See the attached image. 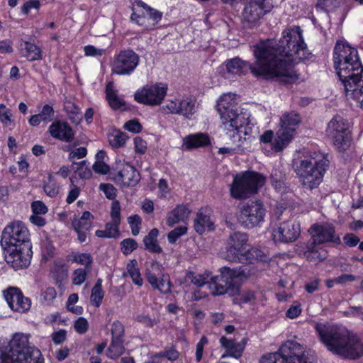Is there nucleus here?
<instances>
[{"instance_id":"052dcab7","label":"nucleus","mask_w":363,"mask_h":363,"mask_svg":"<svg viewBox=\"0 0 363 363\" xmlns=\"http://www.w3.org/2000/svg\"><path fill=\"white\" fill-rule=\"evenodd\" d=\"M208 341L206 336H203L196 345V359L199 362L203 357L204 347L208 344Z\"/></svg>"},{"instance_id":"0eeeda50","label":"nucleus","mask_w":363,"mask_h":363,"mask_svg":"<svg viewBox=\"0 0 363 363\" xmlns=\"http://www.w3.org/2000/svg\"><path fill=\"white\" fill-rule=\"evenodd\" d=\"M29 335L16 333L8 347H0V363H41L40 351L29 345Z\"/></svg>"},{"instance_id":"7ed1b4c3","label":"nucleus","mask_w":363,"mask_h":363,"mask_svg":"<svg viewBox=\"0 0 363 363\" xmlns=\"http://www.w3.org/2000/svg\"><path fill=\"white\" fill-rule=\"evenodd\" d=\"M222 126L226 135L237 147H241L252 138L254 123L250 114L241 111L236 95L229 93L220 97L217 104Z\"/></svg>"},{"instance_id":"603ef678","label":"nucleus","mask_w":363,"mask_h":363,"mask_svg":"<svg viewBox=\"0 0 363 363\" xmlns=\"http://www.w3.org/2000/svg\"><path fill=\"white\" fill-rule=\"evenodd\" d=\"M134 150L136 154L144 155L147 150V142L140 137H135L133 140Z\"/></svg>"},{"instance_id":"2eb2a0df","label":"nucleus","mask_w":363,"mask_h":363,"mask_svg":"<svg viewBox=\"0 0 363 363\" xmlns=\"http://www.w3.org/2000/svg\"><path fill=\"white\" fill-rule=\"evenodd\" d=\"M168 90L164 82H155L147 84L138 89L135 94V100L147 106H159L164 101Z\"/></svg>"},{"instance_id":"e2e57ef3","label":"nucleus","mask_w":363,"mask_h":363,"mask_svg":"<svg viewBox=\"0 0 363 363\" xmlns=\"http://www.w3.org/2000/svg\"><path fill=\"white\" fill-rule=\"evenodd\" d=\"M302 308L300 303H295L286 311V315L290 319L297 318L301 313Z\"/></svg>"},{"instance_id":"5701e85b","label":"nucleus","mask_w":363,"mask_h":363,"mask_svg":"<svg viewBox=\"0 0 363 363\" xmlns=\"http://www.w3.org/2000/svg\"><path fill=\"white\" fill-rule=\"evenodd\" d=\"M264 1L265 0H247L242 12L243 19L250 23L259 21L269 11V7L266 6Z\"/></svg>"},{"instance_id":"58836bf2","label":"nucleus","mask_w":363,"mask_h":363,"mask_svg":"<svg viewBox=\"0 0 363 363\" xmlns=\"http://www.w3.org/2000/svg\"><path fill=\"white\" fill-rule=\"evenodd\" d=\"M126 269L127 272L131 277L133 282L135 285L141 286L143 284V280L141 277L138 262L135 259L130 260L127 264Z\"/></svg>"},{"instance_id":"e433bc0d","label":"nucleus","mask_w":363,"mask_h":363,"mask_svg":"<svg viewBox=\"0 0 363 363\" xmlns=\"http://www.w3.org/2000/svg\"><path fill=\"white\" fill-rule=\"evenodd\" d=\"M128 139V136L127 134L118 130H113L108 135L109 144L113 148H120L123 147Z\"/></svg>"},{"instance_id":"423d86ee","label":"nucleus","mask_w":363,"mask_h":363,"mask_svg":"<svg viewBox=\"0 0 363 363\" xmlns=\"http://www.w3.org/2000/svg\"><path fill=\"white\" fill-rule=\"evenodd\" d=\"M251 274L249 267L243 266L238 269L223 267L220 270L219 277H211L210 272H205L199 274L191 273L189 278L191 282L198 287L208 284L212 295L219 296L226 292L227 288L232 284L235 278H247Z\"/></svg>"},{"instance_id":"3c124183","label":"nucleus","mask_w":363,"mask_h":363,"mask_svg":"<svg viewBox=\"0 0 363 363\" xmlns=\"http://www.w3.org/2000/svg\"><path fill=\"white\" fill-rule=\"evenodd\" d=\"M123 128L133 133H139L142 131L143 126L137 119H132L124 123Z\"/></svg>"},{"instance_id":"49530a36","label":"nucleus","mask_w":363,"mask_h":363,"mask_svg":"<svg viewBox=\"0 0 363 363\" xmlns=\"http://www.w3.org/2000/svg\"><path fill=\"white\" fill-rule=\"evenodd\" d=\"M87 277V271L84 269L79 268L75 269L72 276V283L74 285H81L82 284Z\"/></svg>"},{"instance_id":"79ce46f5","label":"nucleus","mask_w":363,"mask_h":363,"mask_svg":"<svg viewBox=\"0 0 363 363\" xmlns=\"http://www.w3.org/2000/svg\"><path fill=\"white\" fill-rule=\"evenodd\" d=\"M0 123L4 127H9L14 123L11 109L4 104H0Z\"/></svg>"},{"instance_id":"13d9d810","label":"nucleus","mask_w":363,"mask_h":363,"mask_svg":"<svg viewBox=\"0 0 363 363\" xmlns=\"http://www.w3.org/2000/svg\"><path fill=\"white\" fill-rule=\"evenodd\" d=\"M32 213L35 214L45 215L48 213V208L41 201H35L30 205Z\"/></svg>"},{"instance_id":"de8ad7c7","label":"nucleus","mask_w":363,"mask_h":363,"mask_svg":"<svg viewBox=\"0 0 363 363\" xmlns=\"http://www.w3.org/2000/svg\"><path fill=\"white\" fill-rule=\"evenodd\" d=\"M88 320L84 317L78 318L73 324L74 330L79 334H84L89 330Z\"/></svg>"},{"instance_id":"a211bd4d","label":"nucleus","mask_w":363,"mask_h":363,"mask_svg":"<svg viewBox=\"0 0 363 363\" xmlns=\"http://www.w3.org/2000/svg\"><path fill=\"white\" fill-rule=\"evenodd\" d=\"M308 232L313 244L320 245L327 242H340V238L336 235L335 227L330 223L320 222L315 223L311 225Z\"/></svg>"},{"instance_id":"8fccbe9b","label":"nucleus","mask_w":363,"mask_h":363,"mask_svg":"<svg viewBox=\"0 0 363 363\" xmlns=\"http://www.w3.org/2000/svg\"><path fill=\"white\" fill-rule=\"evenodd\" d=\"M272 185L278 191H281L284 187L283 177L277 169H274L272 172Z\"/></svg>"},{"instance_id":"4468645a","label":"nucleus","mask_w":363,"mask_h":363,"mask_svg":"<svg viewBox=\"0 0 363 363\" xmlns=\"http://www.w3.org/2000/svg\"><path fill=\"white\" fill-rule=\"evenodd\" d=\"M266 209L259 200L250 201L240 206L238 222L245 228H251L264 221Z\"/></svg>"},{"instance_id":"f257e3e1","label":"nucleus","mask_w":363,"mask_h":363,"mask_svg":"<svg viewBox=\"0 0 363 363\" xmlns=\"http://www.w3.org/2000/svg\"><path fill=\"white\" fill-rule=\"evenodd\" d=\"M280 45L275 48L272 40L259 42L252 47L255 61L250 64L238 57L225 62L227 77L244 73L247 69L255 76L267 79L284 77H293L292 65L301 60H308L311 53L306 49L299 27L284 30L280 39Z\"/></svg>"},{"instance_id":"37998d69","label":"nucleus","mask_w":363,"mask_h":363,"mask_svg":"<svg viewBox=\"0 0 363 363\" xmlns=\"http://www.w3.org/2000/svg\"><path fill=\"white\" fill-rule=\"evenodd\" d=\"M164 113L179 114V100L168 99L161 107Z\"/></svg>"},{"instance_id":"9d476101","label":"nucleus","mask_w":363,"mask_h":363,"mask_svg":"<svg viewBox=\"0 0 363 363\" xmlns=\"http://www.w3.org/2000/svg\"><path fill=\"white\" fill-rule=\"evenodd\" d=\"M265 183V178L255 172H245L234 177L230 187V196L244 199L256 194Z\"/></svg>"},{"instance_id":"20e7f679","label":"nucleus","mask_w":363,"mask_h":363,"mask_svg":"<svg viewBox=\"0 0 363 363\" xmlns=\"http://www.w3.org/2000/svg\"><path fill=\"white\" fill-rule=\"evenodd\" d=\"M315 330L320 341L332 353L355 359L363 354V343L343 327L328 323H315Z\"/></svg>"},{"instance_id":"4c0bfd02","label":"nucleus","mask_w":363,"mask_h":363,"mask_svg":"<svg viewBox=\"0 0 363 363\" xmlns=\"http://www.w3.org/2000/svg\"><path fill=\"white\" fill-rule=\"evenodd\" d=\"M125 352L123 340L119 339H112L111 344L107 350V357L112 359H116Z\"/></svg>"},{"instance_id":"b1692460","label":"nucleus","mask_w":363,"mask_h":363,"mask_svg":"<svg viewBox=\"0 0 363 363\" xmlns=\"http://www.w3.org/2000/svg\"><path fill=\"white\" fill-rule=\"evenodd\" d=\"M93 216L89 211H84L80 217L75 216L72 221V225L77 234L79 242H83L86 239L87 233L91 228Z\"/></svg>"},{"instance_id":"c03bdc74","label":"nucleus","mask_w":363,"mask_h":363,"mask_svg":"<svg viewBox=\"0 0 363 363\" xmlns=\"http://www.w3.org/2000/svg\"><path fill=\"white\" fill-rule=\"evenodd\" d=\"M44 191L50 197H55L59 194V186L51 176L44 185Z\"/></svg>"},{"instance_id":"a878e982","label":"nucleus","mask_w":363,"mask_h":363,"mask_svg":"<svg viewBox=\"0 0 363 363\" xmlns=\"http://www.w3.org/2000/svg\"><path fill=\"white\" fill-rule=\"evenodd\" d=\"M191 208L189 204H179L169 211L166 218L167 225L172 227L179 223H185L189 218Z\"/></svg>"},{"instance_id":"338daca9","label":"nucleus","mask_w":363,"mask_h":363,"mask_svg":"<svg viewBox=\"0 0 363 363\" xmlns=\"http://www.w3.org/2000/svg\"><path fill=\"white\" fill-rule=\"evenodd\" d=\"M100 189L104 191L106 196L109 199H113L116 196V189L112 184H101Z\"/></svg>"},{"instance_id":"4d7b16f0","label":"nucleus","mask_w":363,"mask_h":363,"mask_svg":"<svg viewBox=\"0 0 363 363\" xmlns=\"http://www.w3.org/2000/svg\"><path fill=\"white\" fill-rule=\"evenodd\" d=\"M123 325L118 321L113 322L111 325L112 339L123 340Z\"/></svg>"},{"instance_id":"c756f323","label":"nucleus","mask_w":363,"mask_h":363,"mask_svg":"<svg viewBox=\"0 0 363 363\" xmlns=\"http://www.w3.org/2000/svg\"><path fill=\"white\" fill-rule=\"evenodd\" d=\"M106 96L111 108L116 110L125 108V102L123 98L118 94V91L114 88L113 82L107 84Z\"/></svg>"},{"instance_id":"6ab92c4d","label":"nucleus","mask_w":363,"mask_h":363,"mask_svg":"<svg viewBox=\"0 0 363 363\" xmlns=\"http://www.w3.org/2000/svg\"><path fill=\"white\" fill-rule=\"evenodd\" d=\"M112 175L115 182L122 186H135L140 180L139 173L135 168L125 161L116 162Z\"/></svg>"},{"instance_id":"dca6fc26","label":"nucleus","mask_w":363,"mask_h":363,"mask_svg":"<svg viewBox=\"0 0 363 363\" xmlns=\"http://www.w3.org/2000/svg\"><path fill=\"white\" fill-rule=\"evenodd\" d=\"M29 240V231L26 226L21 221H13L7 225L1 236V245L3 247L12 246L20 247Z\"/></svg>"},{"instance_id":"393cba45","label":"nucleus","mask_w":363,"mask_h":363,"mask_svg":"<svg viewBox=\"0 0 363 363\" xmlns=\"http://www.w3.org/2000/svg\"><path fill=\"white\" fill-rule=\"evenodd\" d=\"M211 144V137L208 133L203 132L189 134L182 139V147L186 150L206 147Z\"/></svg>"},{"instance_id":"7c9ffc66","label":"nucleus","mask_w":363,"mask_h":363,"mask_svg":"<svg viewBox=\"0 0 363 363\" xmlns=\"http://www.w3.org/2000/svg\"><path fill=\"white\" fill-rule=\"evenodd\" d=\"M317 244L311 242L306 246L304 257L310 262L318 264L327 257V252L322 248L316 247Z\"/></svg>"},{"instance_id":"f03ea898","label":"nucleus","mask_w":363,"mask_h":363,"mask_svg":"<svg viewBox=\"0 0 363 363\" xmlns=\"http://www.w3.org/2000/svg\"><path fill=\"white\" fill-rule=\"evenodd\" d=\"M334 68L347 97L363 106V67L357 50L347 43L337 41L333 52Z\"/></svg>"},{"instance_id":"0e129e2a","label":"nucleus","mask_w":363,"mask_h":363,"mask_svg":"<svg viewBox=\"0 0 363 363\" xmlns=\"http://www.w3.org/2000/svg\"><path fill=\"white\" fill-rule=\"evenodd\" d=\"M159 196L160 198H166L170 193V189L165 179H161L158 183Z\"/></svg>"},{"instance_id":"bf43d9fd","label":"nucleus","mask_w":363,"mask_h":363,"mask_svg":"<svg viewBox=\"0 0 363 363\" xmlns=\"http://www.w3.org/2000/svg\"><path fill=\"white\" fill-rule=\"evenodd\" d=\"M56 290L52 286L47 287L41 293L42 298L46 303H50L56 298Z\"/></svg>"},{"instance_id":"473e14b6","label":"nucleus","mask_w":363,"mask_h":363,"mask_svg":"<svg viewBox=\"0 0 363 363\" xmlns=\"http://www.w3.org/2000/svg\"><path fill=\"white\" fill-rule=\"evenodd\" d=\"M54 110L50 105H45L40 113L32 116L28 123L31 126H38L41 122H50L53 119Z\"/></svg>"},{"instance_id":"412c9836","label":"nucleus","mask_w":363,"mask_h":363,"mask_svg":"<svg viewBox=\"0 0 363 363\" xmlns=\"http://www.w3.org/2000/svg\"><path fill=\"white\" fill-rule=\"evenodd\" d=\"M4 296L9 308L14 312L26 313L31 307L30 299L24 296L18 288H9L4 291Z\"/></svg>"},{"instance_id":"09e8293b","label":"nucleus","mask_w":363,"mask_h":363,"mask_svg":"<svg viewBox=\"0 0 363 363\" xmlns=\"http://www.w3.org/2000/svg\"><path fill=\"white\" fill-rule=\"evenodd\" d=\"M128 224L130 226L132 234L138 235L142 222L141 218L138 215L130 216L128 218Z\"/></svg>"},{"instance_id":"5fc2aeb1","label":"nucleus","mask_w":363,"mask_h":363,"mask_svg":"<svg viewBox=\"0 0 363 363\" xmlns=\"http://www.w3.org/2000/svg\"><path fill=\"white\" fill-rule=\"evenodd\" d=\"M40 7V2L39 0H29L25 2L21 6L22 13L28 15L32 9L38 11Z\"/></svg>"},{"instance_id":"6e6d98bb","label":"nucleus","mask_w":363,"mask_h":363,"mask_svg":"<svg viewBox=\"0 0 363 363\" xmlns=\"http://www.w3.org/2000/svg\"><path fill=\"white\" fill-rule=\"evenodd\" d=\"M136 247L137 242L133 239H125L121 242L122 252L125 255L130 254Z\"/></svg>"},{"instance_id":"ddd939ff","label":"nucleus","mask_w":363,"mask_h":363,"mask_svg":"<svg viewBox=\"0 0 363 363\" xmlns=\"http://www.w3.org/2000/svg\"><path fill=\"white\" fill-rule=\"evenodd\" d=\"M247 236L245 233L235 232L227 240L225 251L222 257L230 262H245L248 254H252L247 248Z\"/></svg>"},{"instance_id":"680f3d73","label":"nucleus","mask_w":363,"mask_h":363,"mask_svg":"<svg viewBox=\"0 0 363 363\" xmlns=\"http://www.w3.org/2000/svg\"><path fill=\"white\" fill-rule=\"evenodd\" d=\"M111 216L113 221L116 223L121 222V206L118 201L112 203Z\"/></svg>"},{"instance_id":"f3484780","label":"nucleus","mask_w":363,"mask_h":363,"mask_svg":"<svg viewBox=\"0 0 363 363\" xmlns=\"http://www.w3.org/2000/svg\"><path fill=\"white\" fill-rule=\"evenodd\" d=\"M139 64V56L132 50H121L114 55L111 72L117 75H130Z\"/></svg>"},{"instance_id":"c9c22d12","label":"nucleus","mask_w":363,"mask_h":363,"mask_svg":"<svg viewBox=\"0 0 363 363\" xmlns=\"http://www.w3.org/2000/svg\"><path fill=\"white\" fill-rule=\"evenodd\" d=\"M159 231L156 228L152 229L148 235L144 238L143 242L145 249L155 253L162 252V248L158 244L157 236Z\"/></svg>"},{"instance_id":"774afa93","label":"nucleus","mask_w":363,"mask_h":363,"mask_svg":"<svg viewBox=\"0 0 363 363\" xmlns=\"http://www.w3.org/2000/svg\"><path fill=\"white\" fill-rule=\"evenodd\" d=\"M94 170L99 174H106L109 172V167L104 161H96L93 165Z\"/></svg>"},{"instance_id":"4be33fe9","label":"nucleus","mask_w":363,"mask_h":363,"mask_svg":"<svg viewBox=\"0 0 363 363\" xmlns=\"http://www.w3.org/2000/svg\"><path fill=\"white\" fill-rule=\"evenodd\" d=\"M152 269L146 272V277L151 286L160 291L161 293L167 294L171 290L170 279L167 274H159L157 275L153 272L154 270L160 272L162 265L158 262L152 264Z\"/></svg>"},{"instance_id":"39448f33","label":"nucleus","mask_w":363,"mask_h":363,"mask_svg":"<svg viewBox=\"0 0 363 363\" xmlns=\"http://www.w3.org/2000/svg\"><path fill=\"white\" fill-rule=\"evenodd\" d=\"M301 122L300 116L295 111L284 113L279 119V128L274 136L272 130H267L259 136L262 144L269 145L270 150H266L267 154L272 152H281L292 141L297 127Z\"/></svg>"},{"instance_id":"a19ab883","label":"nucleus","mask_w":363,"mask_h":363,"mask_svg":"<svg viewBox=\"0 0 363 363\" xmlns=\"http://www.w3.org/2000/svg\"><path fill=\"white\" fill-rule=\"evenodd\" d=\"M104 296V292L102 289V280L99 279L91 289L90 301L93 305L98 307L101 305Z\"/></svg>"},{"instance_id":"9b49d317","label":"nucleus","mask_w":363,"mask_h":363,"mask_svg":"<svg viewBox=\"0 0 363 363\" xmlns=\"http://www.w3.org/2000/svg\"><path fill=\"white\" fill-rule=\"evenodd\" d=\"M130 20L146 30L153 29L162 20V13L153 9L142 0H131Z\"/></svg>"},{"instance_id":"6e6552de","label":"nucleus","mask_w":363,"mask_h":363,"mask_svg":"<svg viewBox=\"0 0 363 363\" xmlns=\"http://www.w3.org/2000/svg\"><path fill=\"white\" fill-rule=\"evenodd\" d=\"M328 167L327 160L314 152L294 162V171L301 184L306 189L317 188L323 181Z\"/></svg>"},{"instance_id":"ea45409f","label":"nucleus","mask_w":363,"mask_h":363,"mask_svg":"<svg viewBox=\"0 0 363 363\" xmlns=\"http://www.w3.org/2000/svg\"><path fill=\"white\" fill-rule=\"evenodd\" d=\"M68 259L72 262L83 265L85 268L89 267L93 262L92 257L89 253H82L79 252L70 254L68 256Z\"/></svg>"},{"instance_id":"aec40b11","label":"nucleus","mask_w":363,"mask_h":363,"mask_svg":"<svg viewBox=\"0 0 363 363\" xmlns=\"http://www.w3.org/2000/svg\"><path fill=\"white\" fill-rule=\"evenodd\" d=\"M300 225L294 220H288L274 228L272 236L274 242H289L296 240L300 235Z\"/></svg>"},{"instance_id":"a18cd8bd","label":"nucleus","mask_w":363,"mask_h":363,"mask_svg":"<svg viewBox=\"0 0 363 363\" xmlns=\"http://www.w3.org/2000/svg\"><path fill=\"white\" fill-rule=\"evenodd\" d=\"M187 233V228L186 226H179L171 230L167 235L168 242L174 244L182 235Z\"/></svg>"},{"instance_id":"2f4dec72","label":"nucleus","mask_w":363,"mask_h":363,"mask_svg":"<svg viewBox=\"0 0 363 363\" xmlns=\"http://www.w3.org/2000/svg\"><path fill=\"white\" fill-rule=\"evenodd\" d=\"M194 229L199 234L203 233L206 230H211L213 229V221L208 214L200 211L194 220Z\"/></svg>"},{"instance_id":"864d4df0","label":"nucleus","mask_w":363,"mask_h":363,"mask_svg":"<svg viewBox=\"0 0 363 363\" xmlns=\"http://www.w3.org/2000/svg\"><path fill=\"white\" fill-rule=\"evenodd\" d=\"M106 52L105 49L96 48L94 45H86L84 48V52L86 57H101Z\"/></svg>"},{"instance_id":"cd10ccee","label":"nucleus","mask_w":363,"mask_h":363,"mask_svg":"<svg viewBox=\"0 0 363 363\" xmlns=\"http://www.w3.org/2000/svg\"><path fill=\"white\" fill-rule=\"evenodd\" d=\"M4 248L6 253V262L11 264L14 268H22L28 264V259L23 255L22 246H12L11 248Z\"/></svg>"},{"instance_id":"1a4fd4ad","label":"nucleus","mask_w":363,"mask_h":363,"mask_svg":"<svg viewBox=\"0 0 363 363\" xmlns=\"http://www.w3.org/2000/svg\"><path fill=\"white\" fill-rule=\"evenodd\" d=\"M259 363H315V359L299 343L288 341L279 352L264 354Z\"/></svg>"},{"instance_id":"bb28decb","label":"nucleus","mask_w":363,"mask_h":363,"mask_svg":"<svg viewBox=\"0 0 363 363\" xmlns=\"http://www.w3.org/2000/svg\"><path fill=\"white\" fill-rule=\"evenodd\" d=\"M48 131L52 138L65 142H69L74 138V132L66 122H53L50 125Z\"/></svg>"},{"instance_id":"f704fd0d","label":"nucleus","mask_w":363,"mask_h":363,"mask_svg":"<svg viewBox=\"0 0 363 363\" xmlns=\"http://www.w3.org/2000/svg\"><path fill=\"white\" fill-rule=\"evenodd\" d=\"M23 55L29 60L35 61L41 58L40 49L33 43L23 42L20 45Z\"/></svg>"},{"instance_id":"72a5a7b5","label":"nucleus","mask_w":363,"mask_h":363,"mask_svg":"<svg viewBox=\"0 0 363 363\" xmlns=\"http://www.w3.org/2000/svg\"><path fill=\"white\" fill-rule=\"evenodd\" d=\"M197 111L195 99L191 96L183 98L179 100V114L184 117L191 119L192 116Z\"/></svg>"},{"instance_id":"f8f14e48","label":"nucleus","mask_w":363,"mask_h":363,"mask_svg":"<svg viewBox=\"0 0 363 363\" xmlns=\"http://www.w3.org/2000/svg\"><path fill=\"white\" fill-rule=\"evenodd\" d=\"M350 123L340 115H335L328 123L327 135L340 151L346 150L350 143Z\"/></svg>"},{"instance_id":"c85d7f7f","label":"nucleus","mask_w":363,"mask_h":363,"mask_svg":"<svg viewBox=\"0 0 363 363\" xmlns=\"http://www.w3.org/2000/svg\"><path fill=\"white\" fill-rule=\"evenodd\" d=\"M220 343L221 346L226 350V353L222 355V358L228 356L236 359L240 357L245 346V343L243 342H236L234 340L228 339L224 336L220 337Z\"/></svg>"},{"instance_id":"69168bd1","label":"nucleus","mask_w":363,"mask_h":363,"mask_svg":"<svg viewBox=\"0 0 363 363\" xmlns=\"http://www.w3.org/2000/svg\"><path fill=\"white\" fill-rule=\"evenodd\" d=\"M120 223H116L112 220L106 225V230L108 233V238H115L118 235V225Z\"/></svg>"}]
</instances>
